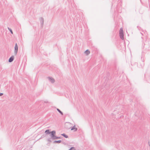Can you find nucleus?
I'll return each mask as SVG.
<instances>
[{
	"label": "nucleus",
	"mask_w": 150,
	"mask_h": 150,
	"mask_svg": "<svg viewBox=\"0 0 150 150\" xmlns=\"http://www.w3.org/2000/svg\"><path fill=\"white\" fill-rule=\"evenodd\" d=\"M61 140H58V141H55L54 142V143H59L61 142Z\"/></svg>",
	"instance_id": "obj_11"
},
{
	"label": "nucleus",
	"mask_w": 150,
	"mask_h": 150,
	"mask_svg": "<svg viewBox=\"0 0 150 150\" xmlns=\"http://www.w3.org/2000/svg\"><path fill=\"white\" fill-rule=\"evenodd\" d=\"M119 33H123V30L122 28H121L119 31Z\"/></svg>",
	"instance_id": "obj_9"
},
{
	"label": "nucleus",
	"mask_w": 150,
	"mask_h": 150,
	"mask_svg": "<svg viewBox=\"0 0 150 150\" xmlns=\"http://www.w3.org/2000/svg\"><path fill=\"white\" fill-rule=\"evenodd\" d=\"M14 59V56H12L9 59L8 61L9 62H11L13 61Z\"/></svg>",
	"instance_id": "obj_5"
},
{
	"label": "nucleus",
	"mask_w": 150,
	"mask_h": 150,
	"mask_svg": "<svg viewBox=\"0 0 150 150\" xmlns=\"http://www.w3.org/2000/svg\"><path fill=\"white\" fill-rule=\"evenodd\" d=\"M115 111H114V112H113V113H112V114H113L114 115V114H115Z\"/></svg>",
	"instance_id": "obj_19"
},
{
	"label": "nucleus",
	"mask_w": 150,
	"mask_h": 150,
	"mask_svg": "<svg viewBox=\"0 0 150 150\" xmlns=\"http://www.w3.org/2000/svg\"><path fill=\"white\" fill-rule=\"evenodd\" d=\"M77 129V128L75 127V125L74 126H73V127H72L71 129V130H74V131H76Z\"/></svg>",
	"instance_id": "obj_8"
},
{
	"label": "nucleus",
	"mask_w": 150,
	"mask_h": 150,
	"mask_svg": "<svg viewBox=\"0 0 150 150\" xmlns=\"http://www.w3.org/2000/svg\"><path fill=\"white\" fill-rule=\"evenodd\" d=\"M67 128H68V129H70V127H69V128H68V127H67Z\"/></svg>",
	"instance_id": "obj_20"
},
{
	"label": "nucleus",
	"mask_w": 150,
	"mask_h": 150,
	"mask_svg": "<svg viewBox=\"0 0 150 150\" xmlns=\"http://www.w3.org/2000/svg\"><path fill=\"white\" fill-rule=\"evenodd\" d=\"M8 29L11 32V33L12 34H13V32L11 28H9V27H8Z\"/></svg>",
	"instance_id": "obj_14"
},
{
	"label": "nucleus",
	"mask_w": 150,
	"mask_h": 150,
	"mask_svg": "<svg viewBox=\"0 0 150 150\" xmlns=\"http://www.w3.org/2000/svg\"><path fill=\"white\" fill-rule=\"evenodd\" d=\"M3 95V93H0V96H1Z\"/></svg>",
	"instance_id": "obj_18"
},
{
	"label": "nucleus",
	"mask_w": 150,
	"mask_h": 150,
	"mask_svg": "<svg viewBox=\"0 0 150 150\" xmlns=\"http://www.w3.org/2000/svg\"><path fill=\"white\" fill-rule=\"evenodd\" d=\"M39 20L40 22L41 25L42 27L44 23V18L42 17H41L39 18Z\"/></svg>",
	"instance_id": "obj_3"
},
{
	"label": "nucleus",
	"mask_w": 150,
	"mask_h": 150,
	"mask_svg": "<svg viewBox=\"0 0 150 150\" xmlns=\"http://www.w3.org/2000/svg\"><path fill=\"white\" fill-rule=\"evenodd\" d=\"M18 50V46L17 43L15 44V45L14 48V54L16 55L17 53Z\"/></svg>",
	"instance_id": "obj_2"
},
{
	"label": "nucleus",
	"mask_w": 150,
	"mask_h": 150,
	"mask_svg": "<svg viewBox=\"0 0 150 150\" xmlns=\"http://www.w3.org/2000/svg\"><path fill=\"white\" fill-rule=\"evenodd\" d=\"M60 138V137H57L56 136V138H55V139H59Z\"/></svg>",
	"instance_id": "obj_17"
},
{
	"label": "nucleus",
	"mask_w": 150,
	"mask_h": 150,
	"mask_svg": "<svg viewBox=\"0 0 150 150\" xmlns=\"http://www.w3.org/2000/svg\"><path fill=\"white\" fill-rule=\"evenodd\" d=\"M56 132L55 131H53L51 132L50 136L53 139H55L56 138Z\"/></svg>",
	"instance_id": "obj_1"
},
{
	"label": "nucleus",
	"mask_w": 150,
	"mask_h": 150,
	"mask_svg": "<svg viewBox=\"0 0 150 150\" xmlns=\"http://www.w3.org/2000/svg\"><path fill=\"white\" fill-rule=\"evenodd\" d=\"M50 132H49V129L45 131V133L47 134H50Z\"/></svg>",
	"instance_id": "obj_10"
},
{
	"label": "nucleus",
	"mask_w": 150,
	"mask_h": 150,
	"mask_svg": "<svg viewBox=\"0 0 150 150\" xmlns=\"http://www.w3.org/2000/svg\"><path fill=\"white\" fill-rule=\"evenodd\" d=\"M47 79L49 80L52 83H53L55 81L54 79L52 77H48Z\"/></svg>",
	"instance_id": "obj_4"
},
{
	"label": "nucleus",
	"mask_w": 150,
	"mask_h": 150,
	"mask_svg": "<svg viewBox=\"0 0 150 150\" xmlns=\"http://www.w3.org/2000/svg\"><path fill=\"white\" fill-rule=\"evenodd\" d=\"M62 135L63 136H64L66 138H67L68 137V136L67 135H66L64 134H62Z\"/></svg>",
	"instance_id": "obj_13"
},
{
	"label": "nucleus",
	"mask_w": 150,
	"mask_h": 150,
	"mask_svg": "<svg viewBox=\"0 0 150 150\" xmlns=\"http://www.w3.org/2000/svg\"><path fill=\"white\" fill-rule=\"evenodd\" d=\"M75 149L74 147H73L70 148L69 150H75Z\"/></svg>",
	"instance_id": "obj_16"
},
{
	"label": "nucleus",
	"mask_w": 150,
	"mask_h": 150,
	"mask_svg": "<svg viewBox=\"0 0 150 150\" xmlns=\"http://www.w3.org/2000/svg\"><path fill=\"white\" fill-rule=\"evenodd\" d=\"M71 124L70 123H67L66 124V126H70L71 125Z\"/></svg>",
	"instance_id": "obj_15"
},
{
	"label": "nucleus",
	"mask_w": 150,
	"mask_h": 150,
	"mask_svg": "<svg viewBox=\"0 0 150 150\" xmlns=\"http://www.w3.org/2000/svg\"><path fill=\"white\" fill-rule=\"evenodd\" d=\"M85 53L86 54V55H88L90 53V51L87 50L85 51Z\"/></svg>",
	"instance_id": "obj_7"
},
{
	"label": "nucleus",
	"mask_w": 150,
	"mask_h": 150,
	"mask_svg": "<svg viewBox=\"0 0 150 150\" xmlns=\"http://www.w3.org/2000/svg\"><path fill=\"white\" fill-rule=\"evenodd\" d=\"M57 111L59 112L62 115H63V112L61 111L58 108H57Z\"/></svg>",
	"instance_id": "obj_12"
},
{
	"label": "nucleus",
	"mask_w": 150,
	"mask_h": 150,
	"mask_svg": "<svg viewBox=\"0 0 150 150\" xmlns=\"http://www.w3.org/2000/svg\"><path fill=\"white\" fill-rule=\"evenodd\" d=\"M120 34V38L122 40H123L124 39V34L123 33H119Z\"/></svg>",
	"instance_id": "obj_6"
}]
</instances>
